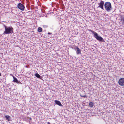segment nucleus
I'll list each match as a JSON object with an SVG mask.
<instances>
[{"mask_svg": "<svg viewBox=\"0 0 124 124\" xmlns=\"http://www.w3.org/2000/svg\"><path fill=\"white\" fill-rule=\"evenodd\" d=\"M5 116L8 121H9L10 120V116Z\"/></svg>", "mask_w": 124, "mask_h": 124, "instance_id": "11", "label": "nucleus"}, {"mask_svg": "<svg viewBox=\"0 0 124 124\" xmlns=\"http://www.w3.org/2000/svg\"><path fill=\"white\" fill-rule=\"evenodd\" d=\"M1 76V74L0 72V76Z\"/></svg>", "mask_w": 124, "mask_h": 124, "instance_id": "18", "label": "nucleus"}, {"mask_svg": "<svg viewBox=\"0 0 124 124\" xmlns=\"http://www.w3.org/2000/svg\"><path fill=\"white\" fill-rule=\"evenodd\" d=\"M13 77L14 80L13 81V82H16V83H17L18 84L20 83L21 84L22 83L20 82V81H19L18 80L17 78L15 77L14 76H13Z\"/></svg>", "mask_w": 124, "mask_h": 124, "instance_id": "7", "label": "nucleus"}, {"mask_svg": "<svg viewBox=\"0 0 124 124\" xmlns=\"http://www.w3.org/2000/svg\"><path fill=\"white\" fill-rule=\"evenodd\" d=\"M88 31H90L94 35V37L96 39L98 40L101 41L103 42H104V41L103 38L100 36H99L98 35V34L96 32L92 30H88Z\"/></svg>", "mask_w": 124, "mask_h": 124, "instance_id": "2", "label": "nucleus"}, {"mask_svg": "<svg viewBox=\"0 0 124 124\" xmlns=\"http://www.w3.org/2000/svg\"><path fill=\"white\" fill-rule=\"evenodd\" d=\"M35 75L37 77L39 78H40V76L38 73H36Z\"/></svg>", "mask_w": 124, "mask_h": 124, "instance_id": "13", "label": "nucleus"}, {"mask_svg": "<svg viewBox=\"0 0 124 124\" xmlns=\"http://www.w3.org/2000/svg\"><path fill=\"white\" fill-rule=\"evenodd\" d=\"M52 34V33H50V32H48V35H50V34Z\"/></svg>", "mask_w": 124, "mask_h": 124, "instance_id": "16", "label": "nucleus"}, {"mask_svg": "<svg viewBox=\"0 0 124 124\" xmlns=\"http://www.w3.org/2000/svg\"><path fill=\"white\" fill-rule=\"evenodd\" d=\"M42 29L40 27L38 28V31L39 32H41L42 31Z\"/></svg>", "mask_w": 124, "mask_h": 124, "instance_id": "10", "label": "nucleus"}, {"mask_svg": "<svg viewBox=\"0 0 124 124\" xmlns=\"http://www.w3.org/2000/svg\"><path fill=\"white\" fill-rule=\"evenodd\" d=\"M118 83L120 85H124V78H122L120 79L118 81Z\"/></svg>", "mask_w": 124, "mask_h": 124, "instance_id": "5", "label": "nucleus"}, {"mask_svg": "<svg viewBox=\"0 0 124 124\" xmlns=\"http://www.w3.org/2000/svg\"><path fill=\"white\" fill-rule=\"evenodd\" d=\"M80 96L81 97H84V98H87V96L86 95H82L81 94H80Z\"/></svg>", "mask_w": 124, "mask_h": 124, "instance_id": "15", "label": "nucleus"}, {"mask_svg": "<svg viewBox=\"0 0 124 124\" xmlns=\"http://www.w3.org/2000/svg\"><path fill=\"white\" fill-rule=\"evenodd\" d=\"M89 106L92 108L93 107V104L92 102H90L89 104Z\"/></svg>", "mask_w": 124, "mask_h": 124, "instance_id": "12", "label": "nucleus"}, {"mask_svg": "<svg viewBox=\"0 0 124 124\" xmlns=\"http://www.w3.org/2000/svg\"><path fill=\"white\" fill-rule=\"evenodd\" d=\"M47 124H51L49 122H47Z\"/></svg>", "mask_w": 124, "mask_h": 124, "instance_id": "17", "label": "nucleus"}, {"mask_svg": "<svg viewBox=\"0 0 124 124\" xmlns=\"http://www.w3.org/2000/svg\"><path fill=\"white\" fill-rule=\"evenodd\" d=\"M105 9L108 12L110 11L112 9L111 4L109 2H106L104 5Z\"/></svg>", "mask_w": 124, "mask_h": 124, "instance_id": "3", "label": "nucleus"}, {"mask_svg": "<svg viewBox=\"0 0 124 124\" xmlns=\"http://www.w3.org/2000/svg\"><path fill=\"white\" fill-rule=\"evenodd\" d=\"M17 7L19 9L23 11L24 10L25 8V6L24 5L22 4L21 3H19L18 4Z\"/></svg>", "mask_w": 124, "mask_h": 124, "instance_id": "4", "label": "nucleus"}, {"mask_svg": "<svg viewBox=\"0 0 124 124\" xmlns=\"http://www.w3.org/2000/svg\"><path fill=\"white\" fill-rule=\"evenodd\" d=\"M54 102L56 104H57L60 106H62L59 101L57 100H55Z\"/></svg>", "mask_w": 124, "mask_h": 124, "instance_id": "9", "label": "nucleus"}, {"mask_svg": "<svg viewBox=\"0 0 124 124\" xmlns=\"http://www.w3.org/2000/svg\"><path fill=\"white\" fill-rule=\"evenodd\" d=\"M121 20L123 24H124V17H121Z\"/></svg>", "mask_w": 124, "mask_h": 124, "instance_id": "14", "label": "nucleus"}, {"mask_svg": "<svg viewBox=\"0 0 124 124\" xmlns=\"http://www.w3.org/2000/svg\"><path fill=\"white\" fill-rule=\"evenodd\" d=\"M76 48L77 49L76 53L77 54H81V51L80 49L77 46H76Z\"/></svg>", "mask_w": 124, "mask_h": 124, "instance_id": "8", "label": "nucleus"}, {"mask_svg": "<svg viewBox=\"0 0 124 124\" xmlns=\"http://www.w3.org/2000/svg\"><path fill=\"white\" fill-rule=\"evenodd\" d=\"M5 31L2 34L4 35L12 33L13 32V29L11 26L7 27L5 25H4Z\"/></svg>", "mask_w": 124, "mask_h": 124, "instance_id": "1", "label": "nucleus"}, {"mask_svg": "<svg viewBox=\"0 0 124 124\" xmlns=\"http://www.w3.org/2000/svg\"><path fill=\"white\" fill-rule=\"evenodd\" d=\"M104 3V2L102 0H101L100 3H98L99 6L98 7H100L101 9L104 10L103 6Z\"/></svg>", "mask_w": 124, "mask_h": 124, "instance_id": "6", "label": "nucleus"}]
</instances>
